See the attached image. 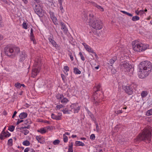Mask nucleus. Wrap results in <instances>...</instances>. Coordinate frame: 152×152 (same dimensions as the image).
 Instances as JSON below:
<instances>
[{"label": "nucleus", "instance_id": "1", "mask_svg": "<svg viewBox=\"0 0 152 152\" xmlns=\"http://www.w3.org/2000/svg\"><path fill=\"white\" fill-rule=\"evenodd\" d=\"M140 71L139 77L144 78L147 76L151 72L152 69L151 63L148 61H144L141 62L139 65Z\"/></svg>", "mask_w": 152, "mask_h": 152}, {"label": "nucleus", "instance_id": "2", "mask_svg": "<svg viewBox=\"0 0 152 152\" xmlns=\"http://www.w3.org/2000/svg\"><path fill=\"white\" fill-rule=\"evenodd\" d=\"M151 130L145 129L142 133L140 134L136 138L137 141H144L146 143H150L151 140Z\"/></svg>", "mask_w": 152, "mask_h": 152}, {"label": "nucleus", "instance_id": "3", "mask_svg": "<svg viewBox=\"0 0 152 152\" xmlns=\"http://www.w3.org/2000/svg\"><path fill=\"white\" fill-rule=\"evenodd\" d=\"M4 51L6 55L13 58L20 52V49L17 47L7 46L4 48Z\"/></svg>", "mask_w": 152, "mask_h": 152}, {"label": "nucleus", "instance_id": "4", "mask_svg": "<svg viewBox=\"0 0 152 152\" xmlns=\"http://www.w3.org/2000/svg\"><path fill=\"white\" fill-rule=\"evenodd\" d=\"M120 69L124 72H127L128 75L132 76L133 75L134 69L131 64L126 61L122 62L119 66Z\"/></svg>", "mask_w": 152, "mask_h": 152}, {"label": "nucleus", "instance_id": "5", "mask_svg": "<svg viewBox=\"0 0 152 152\" xmlns=\"http://www.w3.org/2000/svg\"><path fill=\"white\" fill-rule=\"evenodd\" d=\"M132 45L133 49L135 51L139 52L145 51L149 47L148 45H145L142 43H140L136 41L133 42Z\"/></svg>", "mask_w": 152, "mask_h": 152}, {"label": "nucleus", "instance_id": "6", "mask_svg": "<svg viewBox=\"0 0 152 152\" xmlns=\"http://www.w3.org/2000/svg\"><path fill=\"white\" fill-rule=\"evenodd\" d=\"M94 20L91 23L92 27L96 30H100L102 28V25L100 20L94 19Z\"/></svg>", "mask_w": 152, "mask_h": 152}, {"label": "nucleus", "instance_id": "7", "mask_svg": "<svg viewBox=\"0 0 152 152\" xmlns=\"http://www.w3.org/2000/svg\"><path fill=\"white\" fill-rule=\"evenodd\" d=\"M70 107L72 108L71 111L74 113H77L80 109V107L78 104H72Z\"/></svg>", "mask_w": 152, "mask_h": 152}, {"label": "nucleus", "instance_id": "8", "mask_svg": "<svg viewBox=\"0 0 152 152\" xmlns=\"http://www.w3.org/2000/svg\"><path fill=\"white\" fill-rule=\"evenodd\" d=\"M48 39L50 42L56 49L58 48L59 47V46L56 44V43L55 41L54 40L53 36L52 34H50L49 35Z\"/></svg>", "mask_w": 152, "mask_h": 152}, {"label": "nucleus", "instance_id": "9", "mask_svg": "<svg viewBox=\"0 0 152 152\" xmlns=\"http://www.w3.org/2000/svg\"><path fill=\"white\" fill-rule=\"evenodd\" d=\"M5 129V127L4 128L0 135V139L2 140L4 139V137H8L10 135V134L8 132H5L4 131Z\"/></svg>", "mask_w": 152, "mask_h": 152}, {"label": "nucleus", "instance_id": "10", "mask_svg": "<svg viewBox=\"0 0 152 152\" xmlns=\"http://www.w3.org/2000/svg\"><path fill=\"white\" fill-rule=\"evenodd\" d=\"M123 88L128 94L129 95L132 94L133 92L132 89L130 86H123Z\"/></svg>", "mask_w": 152, "mask_h": 152}, {"label": "nucleus", "instance_id": "11", "mask_svg": "<svg viewBox=\"0 0 152 152\" xmlns=\"http://www.w3.org/2000/svg\"><path fill=\"white\" fill-rule=\"evenodd\" d=\"M27 56V55L25 52H20L19 57V61L21 62H23L26 58Z\"/></svg>", "mask_w": 152, "mask_h": 152}, {"label": "nucleus", "instance_id": "12", "mask_svg": "<svg viewBox=\"0 0 152 152\" xmlns=\"http://www.w3.org/2000/svg\"><path fill=\"white\" fill-rule=\"evenodd\" d=\"M93 102L94 104L96 106H98L99 104V103L100 102L99 99L97 98V96L95 94L94 96Z\"/></svg>", "mask_w": 152, "mask_h": 152}, {"label": "nucleus", "instance_id": "13", "mask_svg": "<svg viewBox=\"0 0 152 152\" xmlns=\"http://www.w3.org/2000/svg\"><path fill=\"white\" fill-rule=\"evenodd\" d=\"M33 30L32 28L31 30V33L30 34V39L33 42V43L34 44H36V42L34 38V36L33 34Z\"/></svg>", "mask_w": 152, "mask_h": 152}, {"label": "nucleus", "instance_id": "14", "mask_svg": "<svg viewBox=\"0 0 152 152\" xmlns=\"http://www.w3.org/2000/svg\"><path fill=\"white\" fill-rule=\"evenodd\" d=\"M86 50L88 52L93 53L95 55L96 57H97V56L96 54V53L94 52L93 50L91 48V47L88 45H86V47L85 48Z\"/></svg>", "mask_w": 152, "mask_h": 152}, {"label": "nucleus", "instance_id": "15", "mask_svg": "<svg viewBox=\"0 0 152 152\" xmlns=\"http://www.w3.org/2000/svg\"><path fill=\"white\" fill-rule=\"evenodd\" d=\"M39 72V70L36 68H34L32 69V76L33 77H35L36 76L38 73Z\"/></svg>", "mask_w": 152, "mask_h": 152}, {"label": "nucleus", "instance_id": "16", "mask_svg": "<svg viewBox=\"0 0 152 152\" xmlns=\"http://www.w3.org/2000/svg\"><path fill=\"white\" fill-rule=\"evenodd\" d=\"M51 118L54 119L56 120H60L61 119V117L59 115H56L52 113L51 115Z\"/></svg>", "mask_w": 152, "mask_h": 152}, {"label": "nucleus", "instance_id": "17", "mask_svg": "<svg viewBox=\"0 0 152 152\" xmlns=\"http://www.w3.org/2000/svg\"><path fill=\"white\" fill-rule=\"evenodd\" d=\"M27 114L26 113L23 112L21 113L19 115V117L20 119H23L27 117Z\"/></svg>", "mask_w": 152, "mask_h": 152}, {"label": "nucleus", "instance_id": "18", "mask_svg": "<svg viewBox=\"0 0 152 152\" xmlns=\"http://www.w3.org/2000/svg\"><path fill=\"white\" fill-rule=\"evenodd\" d=\"M73 142H70L68 146V152H73Z\"/></svg>", "mask_w": 152, "mask_h": 152}, {"label": "nucleus", "instance_id": "19", "mask_svg": "<svg viewBox=\"0 0 152 152\" xmlns=\"http://www.w3.org/2000/svg\"><path fill=\"white\" fill-rule=\"evenodd\" d=\"M50 14L51 19L52 20L54 23L56 24V19L53 14V13L52 12H50Z\"/></svg>", "mask_w": 152, "mask_h": 152}, {"label": "nucleus", "instance_id": "20", "mask_svg": "<svg viewBox=\"0 0 152 152\" xmlns=\"http://www.w3.org/2000/svg\"><path fill=\"white\" fill-rule=\"evenodd\" d=\"M116 60L117 57H116L110 59L109 61V64H110L111 66H112V65L116 61Z\"/></svg>", "mask_w": 152, "mask_h": 152}, {"label": "nucleus", "instance_id": "21", "mask_svg": "<svg viewBox=\"0 0 152 152\" xmlns=\"http://www.w3.org/2000/svg\"><path fill=\"white\" fill-rule=\"evenodd\" d=\"M93 5L94 6L96 7L98 9H99L101 11H103L104 10V8L101 6L98 5L97 4L94 3Z\"/></svg>", "mask_w": 152, "mask_h": 152}, {"label": "nucleus", "instance_id": "22", "mask_svg": "<svg viewBox=\"0 0 152 152\" xmlns=\"http://www.w3.org/2000/svg\"><path fill=\"white\" fill-rule=\"evenodd\" d=\"M75 144L76 146H84L85 144L83 142L80 141H77L75 142Z\"/></svg>", "mask_w": 152, "mask_h": 152}, {"label": "nucleus", "instance_id": "23", "mask_svg": "<svg viewBox=\"0 0 152 152\" xmlns=\"http://www.w3.org/2000/svg\"><path fill=\"white\" fill-rule=\"evenodd\" d=\"M89 16L90 17V22L91 23H92L93 21H94V19H96L94 17V16L93 14L90 13L89 14Z\"/></svg>", "mask_w": 152, "mask_h": 152}, {"label": "nucleus", "instance_id": "24", "mask_svg": "<svg viewBox=\"0 0 152 152\" xmlns=\"http://www.w3.org/2000/svg\"><path fill=\"white\" fill-rule=\"evenodd\" d=\"M34 10L35 12L38 15L40 14L41 13V11L39 9L37 8V5L35 7Z\"/></svg>", "mask_w": 152, "mask_h": 152}, {"label": "nucleus", "instance_id": "25", "mask_svg": "<svg viewBox=\"0 0 152 152\" xmlns=\"http://www.w3.org/2000/svg\"><path fill=\"white\" fill-rule=\"evenodd\" d=\"M148 92L146 91H143L141 93V95L142 98L146 97L148 94Z\"/></svg>", "mask_w": 152, "mask_h": 152}, {"label": "nucleus", "instance_id": "26", "mask_svg": "<svg viewBox=\"0 0 152 152\" xmlns=\"http://www.w3.org/2000/svg\"><path fill=\"white\" fill-rule=\"evenodd\" d=\"M74 72L76 74H80L81 73V71L76 67L74 69Z\"/></svg>", "mask_w": 152, "mask_h": 152}, {"label": "nucleus", "instance_id": "27", "mask_svg": "<svg viewBox=\"0 0 152 152\" xmlns=\"http://www.w3.org/2000/svg\"><path fill=\"white\" fill-rule=\"evenodd\" d=\"M61 29L63 30L65 32H66L67 30H66V26L64 23H61Z\"/></svg>", "mask_w": 152, "mask_h": 152}, {"label": "nucleus", "instance_id": "28", "mask_svg": "<svg viewBox=\"0 0 152 152\" xmlns=\"http://www.w3.org/2000/svg\"><path fill=\"white\" fill-rule=\"evenodd\" d=\"M37 132L43 134L45 133L46 132V130L44 128H42L40 130H37Z\"/></svg>", "mask_w": 152, "mask_h": 152}, {"label": "nucleus", "instance_id": "29", "mask_svg": "<svg viewBox=\"0 0 152 152\" xmlns=\"http://www.w3.org/2000/svg\"><path fill=\"white\" fill-rule=\"evenodd\" d=\"M63 99H62L61 101V103L65 104L67 102L69 101V100L66 98H63Z\"/></svg>", "mask_w": 152, "mask_h": 152}, {"label": "nucleus", "instance_id": "30", "mask_svg": "<svg viewBox=\"0 0 152 152\" xmlns=\"http://www.w3.org/2000/svg\"><path fill=\"white\" fill-rule=\"evenodd\" d=\"M23 144L25 146H28L30 145V143L29 141L26 140L23 142Z\"/></svg>", "mask_w": 152, "mask_h": 152}, {"label": "nucleus", "instance_id": "31", "mask_svg": "<svg viewBox=\"0 0 152 152\" xmlns=\"http://www.w3.org/2000/svg\"><path fill=\"white\" fill-rule=\"evenodd\" d=\"M63 97L64 96L62 94H58L56 96V97L58 99H62L63 98Z\"/></svg>", "mask_w": 152, "mask_h": 152}, {"label": "nucleus", "instance_id": "32", "mask_svg": "<svg viewBox=\"0 0 152 152\" xmlns=\"http://www.w3.org/2000/svg\"><path fill=\"white\" fill-rule=\"evenodd\" d=\"M132 20L133 21H136L139 20L140 19V18L137 16H135L132 17Z\"/></svg>", "mask_w": 152, "mask_h": 152}, {"label": "nucleus", "instance_id": "33", "mask_svg": "<svg viewBox=\"0 0 152 152\" xmlns=\"http://www.w3.org/2000/svg\"><path fill=\"white\" fill-rule=\"evenodd\" d=\"M41 63L40 60L39 59L38 61H37L35 62V64L34 65L35 66V67H37V66H38V67H39L40 66V64Z\"/></svg>", "mask_w": 152, "mask_h": 152}, {"label": "nucleus", "instance_id": "34", "mask_svg": "<svg viewBox=\"0 0 152 152\" xmlns=\"http://www.w3.org/2000/svg\"><path fill=\"white\" fill-rule=\"evenodd\" d=\"M21 132L24 134V135H26L29 132V131L27 129H24L21 131Z\"/></svg>", "mask_w": 152, "mask_h": 152}, {"label": "nucleus", "instance_id": "35", "mask_svg": "<svg viewBox=\"0 0 152 152\" xmlns=\"http://www.w3.org/2000/svg\"><path fill=\"white\" fill-rule=\"evenodd\" d=\"M146 115L148 116L152 115V109H150L147 112Z\"/></svg>", "mask_w": 152, "mask_h": 152}, {"label": "nucleus", "instance_id": "36", "mask_svg": "<svg viewBox=\"0 0 152 152\" xmlns=\"http://www.w3.org/2000/svg\"><path fill=\"white\" fill-rule=\"evenodd\" d=\"M63 136L64 141L65 142H67L68 140V137L66 136L64 134H63Z\"/></svg>", "mask_w": 152, "mask_h": 152}, {"label": "nucleus", "instance_id": "37", "mask_svg": "<svg viewBox=\"0 0 152 152\" xmlns=\"http://www.w3.org/2000/svg\"><path fill=\"white\" fill-rule=\"evenodd\" d=\"M60 6L59 8H60V10L61 12L62 13H63L64 12V8L62 6V4H60Z\"/></svg>", "mask_w": 152, "mask_h": 152}, {"label": "nucleus", "instance_id": "38", "mask_svg": "<svg viewBox=\"0 0 152 152\" xmlns=\"http://www.w3.org/2000/svg\"><path fill=\"white\" fill-rule=\"evenodd\" d=\"M12 139H9L8 141V144L9 145L12 146Z\"/></svg>", "mask_w": 152, "mask_h": 152}, {"label": "nucleus", "instance_id": "39", "mask_svg": "<svg viewBox=\"0 0 152 152\" xmlns=\"http://www.w3.org/2000/svg\"><path fill=\"white\" fill-rule=\"evenodd\" d=\"M79 54L80 56V57L82 60L83 61H84L85 60V58L83 55L82 53L81 52H80L79 53Z\"/></svg>", "mask_w": 152, "mask_h": 152}, {"label": "nucleus", "instance_id": "40", "mask_svg": "<svg viewBox=\"0 0 152 152\" xmlns=\"http://www.w3.org/2000/svg\"><path fill=\"white\" fill-rule=\"evenodd\" d=\"M23 27L25 29H27V24L26 23L24 22L22 24Z\"/></svg>", "mask_w": 152, "mask_h": 152}, {"label": "nucleus", "instance_id": "41", "mask_svg": "<svg viewBox=\"0 0 152 152\" xmlns=\"http://www.w3.org/2000/svg\"><path fill=\"white\" fill-rule=\"evenodd\" d=\"M15 129V127L13 126H11L9 127L8 129L11 132H13Z\"/></svg>", "mask_w": 152, "mask_h": 152}, {"label": "nucleus", "instance_id": "42", "mask_svg": "<svg viewBox=\"0 0 152 152\" xmlns=\"http://www.w3.org/2000/svg\"><path fill=\"white\" fill-rule=\"evenodd\" d=\"M59 142H60V141L59 140H54L53 142V143L54 145H57V144H59Z\"/></svg>", "mask_w": 152, "mask_h": 152}, {"label": "nucleus", "instance_id": "43", "mask_svg": "<svg viewBox=\"0 0 152 152\" xmlns=\"http://www.w3.org/2000/svg\"><path fill=\"white\" fill-rule=\"evenodd\" d=\"M21 84L19 83H17L15 84V86L16 87H17L18 88H20L21 87Z\"/></svg>", "mask_w": 152, "mask_h": 152}, {"label": "nucleus", "instance_id": "44", "mask_svg": "<svg viewBox=\"0 0 152 152\" xmlns=\"http://www.w3.org/2000/svg\"><path fill=\"white\" fill-rule=\"evenodd\" d=\"M95 136L94 134H92L90 136V138L92 140H94L95 139Z\"/></svg>", "mask_w": 152, "mask_h": 152}, {"label": "nucleus", "instance_id": "45", "mask_svg": "<svg viewBox=\"0 0 152 152\" xmlns=\"http://www.w3.org/2000/svg\"><path fill=\"white\" fill-rule=\"evenodd\" d=\"M62 111L63 112V113L64 114H66V113H69V110L66 109V108H65V109L63 110H62Z\"/></svg>", "mask_w": 152, "mask_h": 152}, {"label": "nucleus", "instance_id": "46", "mask_svg": "<svg viewBox=\"0 0 152 152\" xmlns=\"http://www.w3.org/2000/svg\"><path fill=\"white\" fill-rule=\"evenodd\" d=\"M63 107V106L62 104L57 105L56 106V107L57 109H60L61 108Z\"/></svg>", "mask_w": 152, "mask_h": 152}, {"label": "nucleus", "instance_id": "47", "mask_svg": "<svg viewBox=\"0 0 152 152\" xmlns=\"http://www.w3.org/2000/svg\"><path fill=\"white\" fill-rule=\"evenodd\" d=\"M144 13V10H140L139 11L137 14V15H142Z\"/></svg>", "mask_w": 152, "mask_h": 152}, {"label": "nucleus", "instance_id": "48", "mask_svg": "<svg viewBox=\"0 0 152 152\" xmlns=\"http://www.w3.org/2000/svg\"><path fill=\"white\" fill-rule=\"evenodd\" d=\"M122 113V110H119L118 111H115V113L117 114H118L120 113Z\"/></svg>", "mask_w": 152, "mask_h": 152}, {"label": "nucleus", "instance_id": "49", "mask_svg": "<svg viewBox=\"0 0 152 152\" xmlns=\"http://www.w3.org/2000/svg\"><path fill=\"white\" fill-rule=\"evenodd\" d=\"M69 56L70 58V59H71V60L72 61H73L74 60V58H73V57L72 56V54L71 52L69 53Z\"/></svg>", "mask_w": 152, "mask_h": 152}, {"label": "nucleus", "instance_id": "50", "mask_svg": "<svg viewBox=\"0 0 152 152\" xmlns=\"http://www.w3.org/2000/svg\"><path fill=\"white\" fill-rule=\"evenodd\" d=\"M101 87V86L100 84H99L97 86H96V88L97 89V90L96 91V92H95V93H96V92L97 91H99V88H100Z\"/></svg>", "mask_w": 152, "mask_h": 152}, {"label": "nucleus", "instance_id": "51", "mask_svg": "<svg viewBox=\"0 0 152 152\" xmlns=\"http://www.w3.org/2000/svg\"><path fill=\"white\" fill-rule=\"evenodd\" d=\"M64 69L66 71V72H67L69 71V68L68 66H65L64 67Z\"/></svg>", "mask_w": 152, "mask_h": 152}, {"label": "nucleus", "instance_id": "52", "mask_svg": "<svg viewBox=\"0 0 152 152\" xmlns=\"http://www.w3.org/2000/svg\"><path fill=\"white\" fill-rule=\"evenodd\" d=\"M23 120H20L19 119H18V120L17 123V125H18V124H19L20 123L23 122Z\"/></svg>", "mask_w": 152, "mask_h": 152}, {"label": "nucleus", "instance_id": "53", "mask_svg": "<svg viewBox=\"0 0 152 152\" xmlns=\"http://www.w3.org/2000/svg\"><path fill=\"white\" fill-rule=\"evenodd\" d=\"M96 130L97 132H98L99 131V126L98 125V124H96Z\"/></svg>", "mask_w": 152, "mask_h": 152}, {"label": "nucleus", "instance_id": "54", "mask_svg": "<svg viewBox=\"0 0 152 152\" xmlns=\"http://www.w3.org/2000/svg\"><path fill=\"white\" fill-rule=\"evenodd\" d=\"M17 112L16 111H15L14 113L12 116V118H13L15 116V115H16V114H17Z\"/></svg>", "mask_w": 152, "mask_h": 152}, {"label": "nucleus", "instance_id": "55", "mask_svg": "<svg viewBox=\"0 0 152 152\" xmlns=\"http://www.w3.org/2000/svg\"><path fill=\"white\" fill-rule=\"evenodd\" d=\"M29 150V149L28 148H27L24 150V152H28Z\"/></svg>", "mask_w": 152, "mask_h": 152}, {"label": "nucleus", "instance_id": "56", "mask_svg": "<svg viewBox=\"0 0 152 152\" xmlns=\"http://www.w3.org/2000/svg\"><path fill=\"white\" fill-rule=\"evenodd\" d=\"M61 77L62 78V79L63 81L64 80L65 76L63 74L61 75Z\"/></svg>", "mask_w": 152, "mask_h": 152}, {"label": "nucleus", "instance_id": "57", "mask_svg": "<svg viewBox=\"0 0 152 152\" xmlns=\"http://www.w3.org/2000/svg\"><path fill=\"white\" fill-rule=\"evenodd\" d=\"M46 130H46H50L51 129V128L50 126H48L47 127H46L45 128Z\"/></svg>", "mask_w": 152, "mask_h": 152}, {"label": "nucleus", "instance_id": "58", "mask_svg": "<svg viewBox=\"0 0 152 152\" xmlns=\"http://www.w3.org/2000/svg\"><path fill=\"white\" fill-rule=\"evenodd\" d=\"M127 15L129 16L130 17H132V15L131 14L129 13L128 12H127L126 14Z\"/></svg>", "mask_w": 152, "mask_h": 152}, {"label": "nucleus", "instance_id": "59", "mask_svg": "<svg viewBox=\"0 0 152 152\" xmlns=\"http://www.w3.org/2000/svg\"><path fill=\"white\" fill-rule=\"evenodd\" d=\"M121 12H122V13H123L124 14H126V15L127 12L125 11H121Z\"/></svg>", "mask_w": 152, "mask_h": 152}, {"label": "nucleus", "instance_id": "60", "mask_svg": "<svg viewBox=\"0 0 152 152\" xmlns=\"http://www.w3.org/2000/svg\"><path fill=\"white\" fill-rule=\"evenodd\" d=\"M24 128L25 129H29L30 128V126L29 125H28V126H24Z\"/></svg>", "mask_w": 152, "mask_h": 152}, {"label": "nucleus", "instance_id": "61", "mask_svg": "<svg viewBox=\"0 0 152 152\" xmlns=\"http://www.w3.org/2000/svg\"><path fill=\"white\" fill-rule=\"evenodd\" d=\"M62 0H58L60 4H62Z\"/></svg>", "mask_w": 152, "mask_h": 152}, {"label": "nucleus", "instance_id": "62", "mask_svg": "<svg viewBox=\"0 0 152 152\" xmlns=\"http://www.w3.org/2000/svg\"><path fill=\"white\" fill-rule=\"evenodd\" d=\"M88 115H89L90 116H91V114L89 111L88 110Z\"/></svg>", "mask_w": 152, "mask_h": 152}, {"label": "nucleus", "instance_id": "63", "mask_svg": "<svg viewBox=\"0 0 152 152\" xmlns=\"http://www.w3.org/2000/svg\"><path fill=\"white\" fill-rule=\"evenodd\" d=\"M3 114L4 115H6L7 114V113L6 112V111L5 110H4L3 111Z\"/></svg>", "mask_w": 152, "mask_h": 152}, {"label": "nucleus", "instance_id": "64", "mask_svg": "<svg viewBox=\"0 0 152 152\" xmlns=\"http://www.w3.org/2000/svg\"><path fill=\"white\" fill-rule=\"evenodd\" d=\"M30 151L31 152H35V151H34V150L33 149H31Z\"/></svg>", "mask_w": 152, "mask_h": 152}]
</instances>
